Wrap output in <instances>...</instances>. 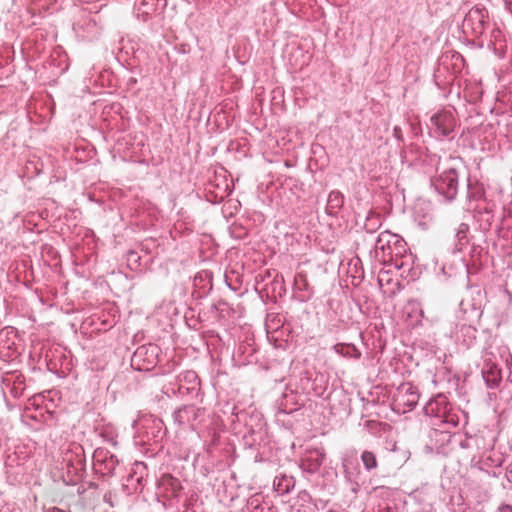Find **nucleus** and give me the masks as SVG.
I'll return each mask as SVG.
<instances>
[{"label":"nucleus","instance_id":"1","mask_svg":"<svg viewBox=\"0 0 512 512\" xmlns=\"http://www.w3.org/2000/svg\"><path fill=\"white\" fill-rule=\"evenodd\" d=\"M457 185L458 175L455 169L444 171L436 180V188L448 197H453L455 195Z\"/></svg>","mask_w":512,"mask_h":512},{"label":"nucleus","instance_id":"2","mask_svg":"<svg viewBox=\"0 0 512 512\" xmlns=\"http://www.w3.org/2000/svg\"><path fill=\"white\" fill-rule=\"evenodd\" d=\"M431 122L440 135H448L455 127V119L450 111H441L431 118Z\"/></svg>","mask_w":512,"mask_h":512},{"label":"nucleus","instance_id":"3","mask_svg":"<svg viewBox=\"0 0 512 512\" xmlns=\"http://www.w3.org/2000/svg\"><path fill=\"white\" fill-rule=\"evenodd\" d=\"M395 401L399 406L411 409L417 405L419 401V394L411 385H401L395 395Z\"/></svg>","mask_w":512,"mask_h":512},{"label":"nucleus","instance_id":"4","mask_svg":"<svg viewBox=\"0 0 512 512\" xmlns=\"http://www.w3.org/2000/svg\"><path fill=\"white\" fill-rule=\"evenodd\" d=\"M392 244L395 246L397 244L402 245V241L398 239V237L388 231L382 232L379 234L377 242H376V250H381L383 253V258H387L389 260L393 257V248Z\"/></svg>","mask_w":512,"mask_h":512},{"label":"nucleus","instance_id":"5","mask_svg":"<svg viewBox=\"0 0 512 512\" xmlns=\"http://www.w3.org/2000/svg\"><path fill=\"white\" fill-rule=\"evenodd\" d=\"M361 459L366 469L371 470L377 467V460L374 453L364 451L361 455Z\"/></svg>","mask_w":512,"mask_h":512},{"label":"nucleus","instance_id":"6","mask_svg":"<svg viewBox=\"0 0 512 512\" xmlns=\"http://www.w3.org/2000/svg\"><path fill=\"white\" fill-rule=\"evenodd\" d=\"M336 351L343 356H349V357H359L360 356V353L358 352V350L352 345H344V344L337 345Z\"/></svg>","mask_w":512,"mask_h":512},{"label":"nucleus","instance_id":"7","mask_svg":"<svg viewBox=\"0 0 512 512\" xmlns=\"http://www.w3.org/2000/svg\"><path fill=\"white\" fill-rule=\"evenodd\" d=\"M151 352L152 354H155V351H156V347L154 346H150V347H139L135 354H134V358L135 359H138V358H142L145 354H147L148 352Z\"/></svg>","mask_w":512,"mask_h":512},{"label":"nucleus","instance_id":"8","mask_svg":"<svg viewBox=\"0 0 512 512\" xmlns=\"http://www.w3.org/2000/svg\"><path fill=\"white\" fill-rule=\"evenodd\" d=\"M341 194L339 192H331L330 195H329V200L331 202L333 201H337V202H341Z\"/></svg>","mask_w":512,"mask_h":512},{"label":"nucleus","instance_id":"9","mask_svg":"<svg viewBox=\"0 0 512 512\" xmlns=\"http://www.w3.org/2000/svg\"><path fill=\"white\" fill-rule=\"evenodd\" d=\"M499 512H512V505L501 506Z\"/></svg>","mask_w":512,"mask_h":512},{"label":"nucleus","instance_id":"10","mask_svg":"<svg viewBox=\"0 0 512 512\" xmlns=\"http://www.w3.org/2000/svg\"><path fill=\"white\" fill-rule=\"evenodd\" d=\"M507 478L510 482H512V463L507 467Z\"/></svg>","mask_w":512,"mask_h":512},{"label":"nucleus","instance_id":"11","mask_svg":"<svg viewBox=\"0 0 512 512\" xmlns=\"http://www.w3.org/2000/svg\"><path fill=\"white\" fill-rule=\"evenodd\" d=\"M472 18V13H469L468 17L465 19V22H468L470 21Z\"/></svg>","mask_w":512,"mask_h":512}]
</instances>
